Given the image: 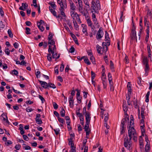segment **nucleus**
I'll return each mask as SVG.
<instances>
[{"mask_svg":"<svg viewBox=\"0 0 152 152\" xmlns=\"http://www.w3.org/2000/svg\"><path fill=\"white\" fill-rule=\"evenodd\" d=\"M77 8L79 12L81 14H83L84 12L83 10V5H78Z\"/></svg>","mask_w":152,"mask_h":152,"instance_id":"393cba45","label":"nucleus"},{"mask_svg":"<svg viewBox=\"0 0 152 152\" xmlns=\"http://www.w3.org/2000/svg\"><path fill=\"white\" fill-rule=\"evenodd\" d=\"M133 104L135 108L136 109L137 108V100H135L133 101Z\"/></svg>","mask_w":152,"mask_h":152,"instance_id":"864d4df0","label":"nucleus"},{"mask_svg":"<svg viewBox=\"0 0 152 152\" xmlns=\"http://www.w3.org/2000/svg\"><path fill=\"white\" fill-rule=\"evenodd\" d=\"M123 109L124 112L127 111L128 108L126 104H124L123 105Z\"/></svg>","mask_w":152,"mask_h":152,"instance_id":"3c124183","label":"nucleus"},{"mask_svg":"<svg viewBox=\"0 0 152 152\" xmlns=\"http://www.w3.org/2000/svg\"><path fill=\"white\" fill-rule=\"evenodd\" d=\"M48 86H49V87L52 88L53 89L56 88V86L54 84L52 83H48Z\"/></svg>","mask_w":152,"mask_h":152,"instance_id":"a18cd8bd","label":"nucleus"},{"mask_svg":"<svg viewBox=\"0 0 152 152\" xmlns=\"http://www.w3.org/2000/svg\"><path fill=\"white\" fill-rule=\"evenodd\" d=\"M129 120V118H124L121 121V127L122 129L121 132V133L122 134L123 131L124 130V125H125L126 122L128 121Z\"/></svg>","mask_w":152,"mask_h":152,"instance_id":"39448f33","label":"nucleus"},{"mask_svg":"<svg viewBox=\"0 0 152 152\" xmlns=\"http://www.w3.org/2000/svg\"><path fill=\"white\" fill-rule=\"evenodd\" d=\"M48 52L49 53H50L51 54H52V57L53 58L56 59V57H57V53H55V51H52L51 49V46H49V48L48 49Z\"/></svg>","mask_w":152,"mask_h":152,"instance_id":"0eeeda50","label":"nucleus"},{"mask_svg":"<svg viewBox=\"0 0 152 152\" xmlns=\"http://www.w3.org/2000/svg\"><path fill=\"white\" fill-rule=\"evenodd\" d=\"M54 131L56 135H57L59 134L60 130L58 128L56 129H54Z\"/></svg>","mask_w":152,"mask_h":152,"instance_id":"774afa93","label":"nucleus"},{"mask_svg":"<svg viewBox=\"0 0 152 152\" xmlns=\"http://www.w3.org/2000/svg\"><path fill=\"white\" fill-rule=\"evenodd\" d=\"M105 39L107 41H109V34L106 31H105Z\"/></svg>","mask_w":152,"mask_h":152,"instance_id":"a19ab883","label":"nucleus"},{"mask_svg":"<svg viewBox=\"0 0 152 152\" xmlns=\"http://www.w3.org/2000/svg\"><path fill=\"white\" fill-rule=\"evenodd\" d=\"M4 52L8 56H9L10 54V51L8 48H5Z\"/></svg>","mask_w":152,"mask_h":152,"instance_id":"79ce46f5","label":"nucleus"},{"mask_svg":"<svg viewBox=\"0 0 152 152\" xmlns=\"http://www.w3.org/2000/svg\"><path fill=\"white\" fill-rule=\"evenodd\" d=\"M130 37L132 39H136L137 38L136 31L135 29H133L130 34Z\"/></svg>","mask_w":152,"mask_h":152,"instance_id":"f8f14e48","label":"nucleus"},{"mask_svg":"<svg viewBox=\"0 0 152 152\" xmlns=\"http://www.w3.org/2000/svg\"><path fill=\"white\" fill-rule=\"evenodd\" d=\"M150 94V91H148L147 92L146 95H145V101L146 102H149V97Z\"/></svg>","mask_w":152,"mask_h":152,"instance_id":"b1692460","label":"nucleus"},{"mask_svg":"<svg viewBox=\"0 0 152 152\" xmlns=\"http://www.w3.org/2000/svg\"><path fill=\"white\" fill-rule=\"evenodd\" d=\"M1 117L3 118L4 121H5L7 118V117L6 115L3 114L1 115Z\"/></svg>","mask_w":152,"mask_h":152,"instance_id":"c03bdc74","label":"nucleus"},{"mask_svg":"<svg viewBox=\"0 0 152 152\" xmlns=\"http://www.w3.org/2000/svg\"><path fill=\"white\" fill-rule=\"evenodd\" d=\"M71 149L70 150L69 152H76V147H71Z\"/></svg>","mask_w":152,"mask_h":152,"instance_id":"0e129e2a","label":"nucleus"},{"mask_svg":"<svg viewBox=\"0 0 152 152\" xmlns=\"http://www.w3.org/2000/svg\"><path fill=\"white\" fill-rule=\"evenodd\" d=\"M107 42H103L102 43V46H109L110 45V42L108 41H107Z\"/></svg>","mask_w":152,"mask_h":152,"instance_id":"de8ad7c7","label":"nucleus"},{"mask_svg":"<svg viewBox=\"0 0 152 152\" xmlns=\"http://www.w3.org/2000/svg\"><path fill=\"white\" fill-rule=\"evenodd\" d=\"M7 32L9 37L11 38H12L13 37V35L11 30L10 29H8Z\"/></svg>","mask_w":152,"mask_h":152,"instance_id":"37998d69","label":"nucleus"},{"mask_svg":"<svg viewBox=\"0 0 152 152\" xmlns=\"http://www.w3.org/2000/svg\"><path fill=\"white\" fill-rule=\"evenodd\" d=\"M100 9V4L98 3L96 4L94 1H92L91 10L92 13H97L98 12V10Z\"/></svg>","mask_w":152,"mask_h":152,"instance_id":"f03ea898","label":"nucleus"},{"mask_svg":"<svg viewBox=\"0 0 152 152\" xmlns=\"http://www.w3.org/2000/svg\"><path fill=\"white\" fill-rule=\"evenodd\" d=\"M58 121L62 124H63L64 122L65 121L63 118H61L58 117Z\"/></svg>","mask_w":152,"mask_h":152,"instance_id":"09e8293b","label":"nucleus"},{"mask_svg":"<svg viewBox=\"0 0 152 152\" xmlns=\"http://www.w3.org/2000/svg\"><path fill=\"white\" fill-rule=\"evenodd\" d=\"M49 10L53 14V15L55 16H56L57 13L54 9H52L51 7H49Z\"/></svg>","mask_w":152,"mask_h":152,"instance_id":"aec40b11","label":"nucleus"},{"mask_svg":"<svg viewBox=\"0 0 152 152\" xmlns=\"http://www.w3.org/2000/svg\"><path fill=\"white\" fill-rule=\"evenodd\" d=\"M73 23L74 24V27L75 28V29L76 30H79V26L77 25V23L76 20H72Z\"/></svg>","mask_w":152,"mask_h":152,"instance_id":"6ab92c4d","label":"nucleus"},{"mask_svg":"<svg viewBox=\"0 0 152 152\" xmlns=\"http://www.w3.org/2000/svg\"><path fill=\"white\" fill-rule=\"evenodd\" d=\"M70 15L73 19V20H76V19L79 16L78 15L75 11H71Z\"/></svg>","mask_w":152,"mask_h":152,"instance_id":"423d86ee","label":"nucleus"},{"mask_svg":"<svg viewBox=\"0 0 152 152\" xmlns=\"http://www.w3.org/2000/svg\"><path fill=\"white\" fill-rule=\"evenodd\" d=\"M144 65H145V74H146V73H148V72L150 69V67L149 66L148 64H145Z\"/></svg>","mask_w":152,"mask_h":152,"instance_id":"5701e85b","label":"nucleus"},{"mask_svg":"<svg viewBox=\"0 0 152 152\" xmlns=\"http://www.w3.org/2000/svg\"><path fill=\"white\" fill-rule=\"evenodd\" d=\"M76 98L78 101L77 102L79 103H80L81 102V99L82 97L80 96H76Z\"/></svg>","mask_w":152,"mask_h":152,"instance_id":"052dcab7","label":"nucleus"},{"mask_svg":"<svg viewBox=\"0 0 152 152\" xmlns=\"http://www.w3.org/2000/svg\"><path fill=\"white\" fill-rule=\"evenodd\" d=\"M103 34L104 32L102 28H99L97 32L96 38L97 39H100L103 37Z\"/></svg>","mask_w":152,"mask_h":152,"instance_id":"20e7f679","label":"nucleus"},{"mask_svg":"<svg viewBox=\"0 0 152 152\" xmlns=\"http://www.w3.org/2000/svg\"><path fill=\"white\" fill-rule=\"evenodd\" d=\"M139 142L140 145V148L141 149H142L143 147V144L142 139L141 137L139 139Z\"/></svg>","mask_w":152,"mask_h":152,"instance_id":"2eb2a0df","label":"nucleus"},{"mask_svg":"<svg viewBox=\"0 0 152 152\" xmlns=\"http://www.w3.org/2000/svg\"><path fill=\"white\" fill-rule=\"evenodd\" d=\"M80 123L82 125H83L84 124V118H80Z\"/></svg>","mask_w":152,"mask_h":152,"instance_id":"69168bd1","label":"nucleus"},{"mask_svg":"<svg viewBox=\"0 0 152 152\" xmlns=\"http://www.w3.org/2000/svg\"><path fill=\"white\" fill-rule=\"evenodd\" d=\"M150 148V143L149 142H147L146 145H145V151H148Z\"/></svg>","mask_w":152,"mask_h":152,"instance_id":"72a5a7b5","label":"nucleus"},{"mask_svg":"<svg viewBox=\"0 0 152 152\" xmlns=\"http://www.w3.org/2000/svg\"><path fill=\"white\" fill-rule=\"evenodd\" d=\"M144 110L143 108H141V115L142 119H144L145 118V117L144 115Z\"/></svg>","mask_w":152,"mask_h":152,"instance_id":"4c0bfd02","label":"nucleus"},{"mask_svg":"<svg viewBox=\"0 0 152 152\" xmlns=\"http://www.w3.org/2000/svg\"><path fill=\"white\" fill-rule=\"evenodd\" d=\"M53 107L56 110L58 108V105L56 102H53Z\"/></svg>","mask_w":152,"mask_h":152,"instance_id":"680f3d73","label":"nucleus"},{"mask_svg":"<svg viewBox=\"0 0 152 152\" xmlns=\"http://www.w3.org/2000/svg\"><path fill=\"white\" fill-rule=\"evenodd\" d=\"M91 80L92 83H94V78L95 77L96 74L95 73H94L93 72H91Z\"/></svg>","mask_w":152,"mask_h":152,"instance_id":"2f4dec72","label":"nucleus"},{"mask_svg":"<svg viewBox=\"0 0 152 152\" xmlns=\"http://www.w3.org/2000/svg\"><path fill=\"white\" fill-rule=\"evenodd\" d=\"M47 57L48 60L49 61L51 62L52 61V57H51V53H49L47 54Z\"/></svg>","mask_w":152,"mask_h":152,"instance_id":"cd10ccee","label":"nucleus"},{"mask_svg":"<svg viewBox=\"0 0 152 152\" xmlns=\"http://www.w3.org/2000/svg\"><path fill=\"white\" fill-rule=\"evenodd\" d=\"M81 14L85 16L86 20H87V19L90 18L88 17V14L87 13H85L84 12H83V14Z\"/></svg>","mask_w":152,"mask_h":152,"instance_id":"6e6d98bb","label":"nucleus"},{"mask_svg":"<svg viewBox=\"0 0 152 152\" xmlns=\"http://www.w3.org/2000/svg\"><path fill=\"white\" fill-rule=\"evenodd\" d=\"M35 121L36 123L39 124H41L42 123V122L41 118H35Z\"/></svg>","mask_w":152,"mask_h":152,"instance_id":"7c9ffc66","label":"nucleus"},{"mask_svg":"<svg viewBox=\"0 0 152 152\" xmlns=\"http://www.w3.org/2000/svg\"><path fill=\"white\" fill-rule=\"evenodd\" d=\"M82 26L83 27V32L85 34V35L88 36V33L87 32V26L86 25L82 24Z\"/></svg>","mask_w":152,"mask_h":152,"instance_id":"9b49d317","label":"nucleus"},{"mask_svg":"<svg viewBox=\"0 0 152 152\" xmlns=\"http://www.w3.org/2000/svg\"><path fill=\"white\" fill-rule=\"evenodd\" d=\"M28 5L26 3H22V6L20 7L19 9L20 10L24 11L28 7Z\"/></svg>","mask_w":152,"mask_h":152,"instance_id":"ddd939ff","label":"nucleus"},{"mask_svg":"<svg viewBox=\"0 0 152 152\" xmlns=\"http://www.w3.org/2000/svg\"><path fill=\"white\" fill-rule=\"evenodd\" d=\"M84 3L86 5H87L88 7V8H90L89 3L87 0H84Z\"/></svg>","mask_w":152,"mask_h":152,"instance_id":"e2e57ef3","label":"nucleus"},{"mask_svg":"<svg viewBox=\"0 0 152 152\" xmlns=\"http://www.w3.org/2000/svg\"><path fill=\"white\" fill-rule=\"evenodd\" d=\"M148 60L147 57L146 56H144L143 57L142 60V63H143V64L144 65L148 64Z\"/></svg>","mask_w":152,"mask_h":152,"instance_id":"f3484780","label":"nucleus"},{"mask_svg":"<svg viewBox=\"0 0 152 152\" xmlns=\"http://www.w3.org/2000/svg\"><path fill=\"white\" fill-rule=\"evenodd\" d=\"M90 59L93 64H96L95 58L93 56H91L90 57Z\"/></svg>","mask_w":152,"mask_h":152,"instance_id":"ea45409f","label":"nucleus"},{"mask_svg":"<svg viewBox=\"0 0 152 152\" xmlns=\"http://www.w3.org/2000/svg\"><path fill=\"white\" fill-rule=\"evenodd\" d=\"M4 26L5 25L3 24V22L2 21L0 20V30L3 28Z\"/></svg>","mask_w":152,"mask_h":152,"instance_id":"5fc2aeb1","label":"nucleus"},{"mask_svg":"<svg viewBox=\"0 0 152 152\" xmlns=\"http://www.w3.org/2000/svg\"><path fill=\"white\" fill-rule=\"evenodd\" d=\"M96 48L98 53L99 54H102V53H101V50L102 49V48L98 45H96Z\"/></svg>","mask_w":152,"mask_h":152,"instance_id":"dca6fc26","label":"nucleus"},{"mask_svg":"<svg viewBox=\"0 0 152 152\" xmlns=\"http://www.w3.org/2000/svg\"><path fill=\"white\" fill-rule=\"evenodd\" d=\"M12 73L13 74H14L17 76L18 75V71L15 69H14L12 71Z\"/></svg>","mask_w":152,"mask_h":152,"instance_id":"338daca9","label":"nucleus"},{"mask_svg":"<svg viewBox=\"0 0 152 152\" xmlns=\"http://www.w3.org/2000/svg\"><path fill=\"white\" fill-rule=\"evenodd\" d=\"M49 4H50V6L52 7L53 9L55 10L56 7V5L55 4L54 2H50L49 3Z\"/></svg>","mask_w":152,"mask_h":152,"instance_id":"412c9836","label":"nucleus"},{"mask_svg":"<svg viewBox=\"0 0 152 152\" xmlns=\"http://www.w3.org/2000/svg\"><path fill=\"white\" fill-rule=\"evenodd\" d=\"M34 109L32 108H30L29 107H27L26 109V110L27 112H30L34 110Z\"/></svg>","mask_w":152,"mask_h":152,"instance_id":"8fccbe9b","label":"nucleus"},{"mask_svg":"<svg viewBox=\"0 0 152 152\" xmlns=\"http://www.w3.org/2000/svg\"><path fill=\"white\" fill-rule=\"evenodd\" d=\"M54 34L51 32H49L48 37V39H52L53 38Z\"/></svg>","mask_w":152,"mask_h":152,"instance_id":"603ef678","label":"nucleus"},{"mask_svg":"<svg viewBox=\"0 0 152 152\" xmlns=\"http://www.w3.org/2000/svg\"><path fill=\"white\" fill-rule=\"evenodd\" d=\"M40 72L39 71H38V70H37V71H36L35 74L37 78H38V77H40Z\"/></svg>","mask_w":152,"mask_h":152,"instance_id":"4d7b16f0","label":"nucleus"},{"mask_svg":"<svg viewBox=\"0 0 152 152\" xmlns=\"http://www.w3.org/2000/svg\"><path fill=\"white\" fill-rule=\"evenodd\" d=\"M48 39V44L50 45L51 46V45H54L55 44V42L54 41V40L52 39Z\"/></svg>","mask_w":152,"mask_h":152,"instance_id":"bb28decb","label":"nucleus"},{"mask_svg":"<svg viewBox=\"0 0 152 152\" xmlns=\"http://www.w3.org/2000/svg\"><path fill=\"white\" fill-rule=\"evenodd\" d=\"M147 50L148 53V57L150 58L151 61H152V58L151 56V51L150 48V46L148 44L147 46Z\"/></svg>","mask_w":152,"mask_h":152,"instance_id":"9d476101","label":"nucleus"},{"mask_svg":"<svg viewBox=\"0 0 152 152\" xmlns=\"http://www.w3.org/2000/svg\"><path fill=\"white\" fill-rule=\"evenodd\" d=\"M84 62L88 65H90L91 64L88 58L87 57L84 59Z\"/></svg>","mask_w":152,"mask_h":152,"instance_id":"e433bc0d","label":"nucleus"},{"mask_svg":"<svg viewBox=\"0 0 152 152\" xmlns=\"http://www.w3.org/2000/svg\"><path fill=\"white\" fill-rule=\"evenodd\" d=\"M130 124H129V128L128 129V136L129 137V139L127 135L124 139V145L125 147L127 148V149L130 150L132 148L131 140L133 138L134 141H137V137L135 129L134 127V119L133 116L131 115L130 116Z\"/></svg>","mask_w":152,"mask_h":152,"instance_id":"f257e3e1","label":"nucleus"},{"mask_svg":"<svg viewBox=\"0 0 152 152\" xmlns=\"http://www.w3.org/2000/svg\"><path fill=\"white\" fill-rule=\"evenodd\" d=\"M102 53H101L102 54L103 53H105L107 51L108 49L107 46H102Z\"/></svg>","mask_w":152,"mask_h":152,"instance_id":"4be33fe9","label":"nucleus"},{"mask_svg":"<svg viewBox=\"0 0 152 152\" xmlns=\"http://www.w3.org/2000/svg\"><path fill=\"white\" fill-rule=\"evenodd\" d=\"M144 110L143 108H141V115L142 119H144L145 118V117L144 115Z\"/></svg>","mask_w":152,"mask_h":152,"instance_id":"58836bf2","label":"nucleus"},{"mask_svg":"<svg viewBox=\"0 0 152 152\" xmlns=\"http://www.w3.org/2000/svg\"><path fill=\"white\" fill-rule=\"evenodd\" d=\"M69 101L70 107H72L74 105L73 98L72 97H69Z\"/></svg>","mask_w":152,"mask_h":152,"instance_id":"4468645a","label":"nucleus"},{"mask_svg":"<svg viewBox=\"0 0 152 152\" xmlns=\"http://www.w3.org/2000/svg\"><path fill=\"white\" fill-rule=\"evenodd\" d=\"M110 68L111 69V70H112V71H114V64L113 62L111 61L110 62Z\"/></svg>","mask_w":152,"mask_h":152,"instance_id":"473e14b6","label":"nucleus"},{"mask_svg":"<svg viewBox=\"0 0 152 152\" xmlns=\"http://www.w3.org/2000/svg\"><path fill=\"white\" fill-rule=\"evenodd\" d=\"M70 9L71 11H75V10L76 9V7L75 6L74 3L73 2L70 3Z\"/></svg>","mask_w":152,"mask_h":152,"instance_id":"a211bd4d","label":"nucleus"},{"mask_svg":"<svg viewBox=\"0 0 152 152\" xmlns=\"http://www.w3.org/2000/svg\"><path fill=\"white\" fill-rule=\"evenodd\" d=\"M65 111L63 107H62L60 111V114L62 117H64L65 115Z\"/></svg>","mask_w":152,"mask_h":152,"instance_id":"c85d7f7f","label":"nucleus"},{"mask_svg":"<svg viewBox=\"0 0 152 152\" xmlns=\"http://www.w3.org/2000/svg\"><path fill=\"white\" fill-rule=\"evenodd\" d=\"M92 20H93L94 23V24L95 26H96L98 24V22L97 21V18L94 19H92Z\"/></svg>","mask_w":152,"mask_h":152,"instance_id":"13d9d810","label":"nucleus"},{"mask_svg":"<svg viewBox=\"0 0 152 152\" xmlns=\"http://www.w3.org/2000/svg\"><path fill=\"white\" fill-rule=\"evenodd\" d=\"M39 81L40 83L41 86L42 87L45 88H48L49 87L48 86V83L45 81H42L41 80H39Z\"/></svg>","mask_w":152,"mask_h":152,"instance_id":"1a4fd4ad","label":"nucleus"},{"mask_svg":"<svg viewBox=\"0 0 152 152\" xmlns=\"http://www.w3.org/2000/svg\"><path fill=\"white\" fill-rule=\"evenodd\" d=\"M64 64L62 63L61 64V67H60L59 70L61 72H62L64 69Z\"/></svg>","mask_w":152,"mask_h":152,"instance_id":"bf43d9fd","label":"nucleus"},{"mask_svg":"<svg viewBox=\"0 0 152 152\" xmlns=\"http://www.w3.org/2000/svg\"><path fill=\"white\" fill-rule=\"evenodd\" d=\"M72 137L69 139V145H71V147H74V144L72 142Z\"/></svg>","mask_w":152,"mask_h":152,"instance_id":"a878e982","label":"nucleus"},{"mask_svg":"<svg viewBox=\"0 0 152 152\" xmlns=\"http://www.w3.org/2000/svg\"><path fill=\"white\" fill-rule=\"evenodd\" d=\"M87 23L89 26H91L93 25V23L90 18L87 19L86 20Z\"/></svg>","mask_w":152,"mask_h":152,"instance_id":"c756f323","label":"nucleus"},{"mask_svg":"<svg viewBox=\"0 0 152 152\" xmlns=\"http://www.w3.org/2000/svg\"><path fill=\"white\" fill-rule=\"evenodd\" d=\"M26 33L27 34H31V33L30 32L31 30L28 27H26Z\"/></svg>","mask_w":152,"mask_h":152,"instance_id":"49530a36","label":"nucleus"},{"mask_svg":"<svg viewBox=\"0 0 152 152\" xmlns=\"http://www.w3.org/2000/svg\"><path fill=\"white\" fill-rule=\"evenodd\" d=\"M89 123H86V124L84 128L85 131H87L89 130Z\"/></svg>","mask_w":152,"mask_h":152,"instance_id":"f704fd0d","label":"nucleus"},{"mask_svg":"<svg viewBox=\"0 0 152 152\" xmlns=\"http://www.w3.org/2000/svg\"><path fill=\"white\" fill-rule=\"evenodd\" d=\"M147 10L148 11L147 12V16L146 17H148V16H151L152 15V12H151L150 10L148 8H147Z\"/></svg>","mask_w":152,"mask_h":152,"instance_id":"c9c22d12","label":"nucleus"},{"mask_svg":"<svg viewBox=\"0 0 152 152\" xmlns=\"http://www.w3.org/2000/svg\"><path fill=\"white\" fill-rule=\"evenodd\" d=\"M58 4L60 6L59 10L61 12V14L63 17H66V16L64 12V11L65 9L67 8V5L66 2L64 1L63 2Z\"/></svg>","mask_w":152,"mask_h":152,"instance_id":"7ed1b4c3","label":"nucleus"},{"mask_svg":"<svg viewBox=\"0 0 152 152\" xmlns=\"http://www.w3.org/2000/svg\"><path fill=\"white\" fill-rule=\"evenodd\" d=\"M90 113L89 112L86 113L85 115L86 123H90L91 117L90 116Z\"/></svg>","mask_w":152,"mask_h":152,"instance_id":"6e6552de","label":"nucleus"}]
</instances>
